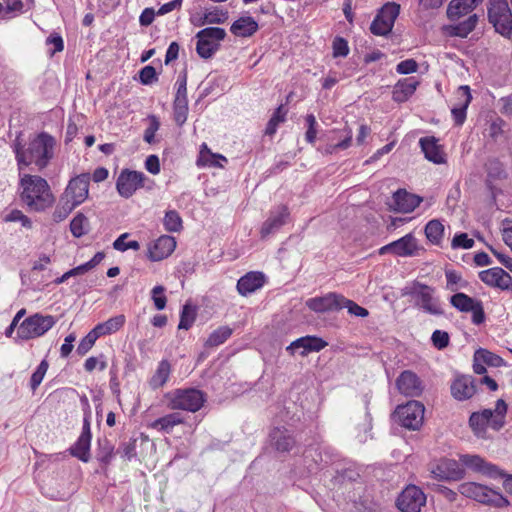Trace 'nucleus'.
<instances>
[{
	"label": "nucleus",
	"instance_id": "nucleus-5",
	"mask_svg": "<svg viewBox=\"0 0 512 512\" xmlns=\"http://www.w3.org/2000/svg\"><path fill=\"white\" fill-rule=\"evenodd\" d=\"M458 491L464 497L490 507L505 508L510 505L509 500L502 493L480 483H461Z\"/></svg>",
	"mask_w": 512,
	"mask_h": 512
},
{
	"label": "nucleus",
	"instance_id": "nucleus-13",
	"mask_svg": "<svg viewBox=\"0 0 512 512\" xmlns=\"http://www.w3.org/2000/svg\"><path fill=\"white\" fill-rule=\"evenodd\" d=\"M91 175L82 173L70 179L63 194V199L68 200L75 207L84 203L89 196Z\"/></svg>",
	"mask_w": 512,
	"mask_h": 512
},
{
	"label": "nucleus",
	"instance_id": "nucleus-3",
	"mask_svg": "<svg viewBox=\"0 0 512 512\" xmlns=\"http://www.w3.org/2000/svg\"><path fill=\"white\" fill-rule=\"evenodd\" d=\"M507 404L503 399H498L495 408L483 409L473 412L469 417V427L477 438L486 439L487 429L499 431L505 425Z\"/></svg>",
	"mask_w": 512,
	"mask_h": 512
},
{
	"label": "nucleus",
	"instance_id": "nucleus-45",
	"mask_svg": "<svg viewBox=\"0 0 512 512\" xmlns=\"http://www.w3.org/2000/svg\"><path fill=\"white\" fill-rule=\"evenodd\" d=\"M196 51L201 58H210L218 49V43L206 40L205 38H197Z\"/></svg>",
	"mask_w": 512,
	"mask_h": 512
},
{
	"label": "nucleus",
	"instance_id": "nucleus-29",
	"mask_svg": "<svg viewBox=\"0 0 512 512\" xmlns=\"http://www.w3.org/2000/svg\"><path fill=\"white\" fill-rule=\"evenodd\" d=\"M419 85L414 77L400 79L392 91V99L397 103L406 102L416 91Z\"/></svg>",
	"mask_w": 512,
	"mask_h": 512
},
{
	"label": "nucleus",
	"instance_id": "nucleus-63",
	"mask_svg": "<svg viewBox=\"0 0 512 512\" xmlns=\"http://www.w3.org/2000/svg\"><path fill=\"white\" fill-rule=\"evenodd\" d=\"M46 45L52 46L53 48L49 50L51 56L54 54L63 51L64 49V41L62 36L59 33H51L49 37L46 39Z\"/></svg>",
	"mask_w": 512,
	"mask_h": 512
},
{
	"label": "nucleus",
	"instance_id": "nucleus-58",
	"mask_svg": "<svg viewBox=\"0 0 512 512\" xmlns=\"http://www.w3.org/2000/svg\"><path fill=\"white\" fill-rule=\"evenodd\" d=\"M305 122L307 125V130L305 133V140L310 143L314 144L317 137V120L316 117L313 114H308L305 117Z\"/></svg>",
	"mask_w": 512,
	"mask_h": 512
},
{
	"label": "nucleus",
	"instance_id": "nucleus-34",
	"mask_svg": "<svg viewBox=\"0 0 512 512\" xmlns=\"http://www.w3.org/2000/svg\"><path fill=\"white\" fill-rule=\"evenodd\" d=\"M478 23V16L470 14L467 19L454 25H449L445 28L450 36L466 38L475 28Z\"/></svg>",
	"mask_w": 512,
	"mask_h": 512
},
{
	"label": "nucleus",
	"instance_id": "nucleus-1",
	"mask_svg": "<svg viewBox=\"0 0 512 512\" xmlns=\"http://www.w3.org/2000/svg\"><path fill=\"white\" fill-rule=\"evenodd\" d=\"M54 145V138L45 132L30 140L26 148L16 142L14 152L18 169L22 170L30 164H35L39 169L45 168L53 157Z\"/></svg>",
	"mask_w": 512,
	"mask_h": 512
},
{
	"label": "nucleus",
	"instance_id": "nucleus-55",
	"mask_svg": "<svg viewBox=\"0 0 512 512\" xmlns=\"http://www.w3.org/2000/svg\"><path fill=\"white\" fill-rule=\"evenodd\" d=\"M195 313L189 305H184L180 314V321L178 328L188 330L192 327L195 321Z\"/></svg>",
	"mask_w": 512,
	"mask_h": 512
},
{
	"label": "nucleus",
	"instance_id": "nucleus-22",
	"mask_svg": "<svg viewBox=\"0 0 512 512\" xmlns=\"http://www.w3.org/2000/svg\"><path fill=\"white\" fill-rule=\"evenodd\" d=\"M419 145L427 160L434 164L446 163V153L444 148L439 143V139L435 136H425L420 138Z\"/></svg>",
	"mask_w": 512,
	"mask_h": 512
},
{
	"label": "nucleus",
	"instance_id": "nucleus-44",
	"mask_svg": "<svg viewBox=\"0 0 512 512\" xmlns=\"http://www.w3.org/2000/svg\"><path fill=\"white\" fill-rule=\"evenodd\" d=\"M163 225L168 232H179L182 229V218L175 210H169L165 213Z\"/></svg>",
	"mask_w": 512,
	"mask_h": 512
},
{
	"label": "nucleus",
	"instance_id": "nucleus-31",
	"mask_svg": "<svg viewBox=\"0 0 512 512\" xmlns=\"http://www.w3.org/2000/svg\"><path fill=\"white\" fill-rule=\"evenodd\" d=\"M290 213L286 206L282 205L278 208V211L275 214H271V216L263 223L261 227V237L266 238L275 230L282 227L289 217Z\"/></svg>",
	"mask_w": 512,
	"mask_h": 512
},
{
	"label": "nucleus",
	"instance_id": "nucleus-17",
	"mask_svg": "<svg viewBox=\"0 0 512 512\" xmlns=\"http://www.w3.org/2000/svg\"><path fill=\"white\" fill-rule=\"evenodd\" d=\"M486 366L499 368L506 366V362L499 355L485 348H479L473 355V371L478 375H483L487 371Z\"/></svg>",
	"mask_w": 512,
	"mask_h": 512
},
{
	"label": "nucleus",
	"instance_id": "nucleus-8",
	"mask_svg": "<svg viewBox=\"0 0 512 512\" xmlns=\"http://www.w3.org/2000/svg\"><path fill=\"white\" fill-rule=\"evenodd\" d=\"M56 324L52 315L35 313L24 319L18 328L17 335L22 340H30L43 336Z\"/></svg>",
	"mask_w": 512,
	"mask_h": 512
},
{
	"label": "nucleus",
	"instance_id": "nucleus-54",
	"mask_svg": "<svg viewBox=\"0 0 512 512\" xmlns=\"http://www.w3.org/2000/svg\"><path fill=\"white\" fill-rule=\"evenodd\" d=\"M164 293L165 287L162 285H157L151 290V298L157 310H163L166 307L167 297Z\"/></svg>",
	"mask_w": 512,
	"mask_h": 512
},
{
	"label": "nucleus",
	"instance_id": "nucleus-20",
	"mask_svg": "<svg viewBox=\"0 0 512 512\" xmlns=\"http://www.w3.org/2000/svg\"><path fill=\"white\" fill-rule=\"evenodd\" d=\"M396 386L401 394L409 397L420 396L423 391L420 378L410 370L401 372L396 379Z\"/></svg>",
	"mask_w": 512,
	"mask_h": 512
},
{
	"label": "nucleus",
	"instance_id": "nucleus-39",
	"mask_svg": "<svg viewBox=\"0 0 512 512\" xmlns=\"http://www.w3.org/2000/svg\"><path fill=\"white\" fill-rule=\"evenodd\" d=\"M287 113L288 110L285 106L283 104L279 105L266 125L265 135L270 137L274 136L277 132L278 126L286 121Z\"/></svg>",
	"mask_w": 512,
	"mask_h": 512
},
{
	"label": "nucleus",
	"instance_id": "nucleus-26",
	"mask_svg": "<svg viewBox=\"0 0 512 512\" xmlns=\"http://www.w3.org/2000/svg\"><path fill=\"white\" fill-rule=\"evenodd\" d=\"M265 276L262 272L251 271L242 276L237 282V291L242 296H247L263 287Z\"/></svg>",
	"mask_w": 512,
	"mask_h": 512
},
{
	"label": "nucleus",
	"instance_id": "nucleus-32",
	"mask_svg": "<svg viewBox=\"0 0 512 512\" xmlns=\"http://www.w3.org/2000/svg\"><path fill=\"white\" fill-rule=\"evenodd\" d=\"M259 29L258 23L251 16H243L234 21L230 31L236 37L247 38L253 36Z\"/></svg>",
	"mask_w": 512,
	"mask_h": 512
},
{
	"label": "nucleus",
	"instance_id": "nucleus-9",
	"mask_svg": "<svg viewBox=\"0 0 512 512\" xmlns=\"http://www.w3.org/2000/svg\"><path fill=\"white\" fill-rule=\"evenodd\" d=\"M147 179L141 171L123 168L116 178L115 188L120 197L129 199L145 186Z\"/></svg>",
	"mask_w": 512,
	"mask_h": 512
},
{
	"label": "nucleus",
	"instance_id": "nucleus-50",
	"mask_svg": "<svg viewBox=\"0 0 512 512\" xmlns=\"http://www.w3.org/2000/svg\"><path fill=\"white\" fill-rule=\"evenodd\" d=\"M129 237V233H123L121 234L114 242H113V248L117 251L125 252L129 249L132 250H139L140 249V243L136 240L128 241L126 242L125 239Z\"/></svg>",
	"mask_w": 512,
	"mask_h": 512
},
{
	"label": "nucleus",
	"instance_id": "nucleus-2",
	"mask_svg": "<svg viewBox=\"0 0 512 512\" xmlns=\"http://www.w3.org/2000/svg\"><path fill=\"white\" fill-rule=\"evenodd\" d=\"M21 201L30 211L42 212L51 207L55 197L48 182L38 175H20Z\"/></svg>",
	"mask_w": 512,
	"mask_h": 512
},
{
	"label": "nucleus",
	"instance_id": "nucleus-4",
	"mask_svg": "<svg viewBox=\"0 0 512 512\" xmlns=\"http://www.w3.org/2000/svg\"><path fill=\"white\" fill-rule=\"evenodd\" d=\"M167 407L172 411L196 413L207 402V394L197 388H177L165 393Z\"/></svg>",
	"mask_w": 512,
	"mask_h": 512
},
{
	"label": "nucleus",
	"instance_id": "nucleus-12",
	"mask_svg": "<svg viewBox=\"0 0 512 512\" xmlns=\"http://www.w3.org/2000/svg\"><path fill=\"white\" fill-rule=\"evenodd\" d=\"M425 493L416 485H407L396 499V507L401 512H421L426 505Z\"/></svg>",
	"mask_w": 512,
	"mask_h": 512
},
{
	"label": "nucleus",
	"instance_id": "nucleus-62",
	"mask_svg": "<svg viewBox=\"0 0 512 512\" xmlns=\"http://www.w3.org/2000/svg\"><path fill=\"white\" fill-rule=\"evenodd\" d=\"M3 4L6 18H11L21 13L24 7L22 0H4Z\"/></svg>",
	"mask_w": 512,
	"mask_h": 512
},
{
	"label": "nucleus",
	"instance_id": "nucleus-15",
	"mask_svg": "<svg viewBox=\"0 0 512 512\" xmlns=\"http://www.w3.org/2000/svg\"><path fill=\"white\" fill-rule=\"evenodd\" d=\"M432 477L439 481H457L464 477L465 471L453 459L442 458L431 468Z\"/></svg>",
	"mask_w": 512,
	"mask_h": 512
},
{
	"label": "nucleus",
	"instance_id": "nucleus-36",
	"mask_svg": "<svg viewBox=\"0 0 512 512\" xmlns=\"http://www.w3.org/2000/svg\"><path fill=\"white\" fill-rule=\"evenodd\" d=\"M171 364L167 359H163L158 363V366L149 380V386L153 389L162 388L169 380L171 374Z\"/></svg>",
	"mask_w": 512,
	"mask_h": 512
},
{
	"label": "nucleus",
	"instance_id": "nucleus-35",
	"mask_svg": "<svg viewBox=\"0 0 512 512\" xmlns=\"http://www.w3.org/2000/svg\"><path fill=\"white\" fill-rule=\"evenodd\" d=\"M227 162V159L225 156L213 153L208 148L206 143H203L200 147L199 156L197 159V165L199 167H223V164L220 162Z\"/></svg>",
	"mask_w": 512,
	"mask_h": 512
},
{
	"label": "nucleus",
	"instance_id": "nucleus-48",
	"mask_svg": "<svg viewBox=\"0 0 512 512\" xmlns=\"http://www.w3.org/2000/svg\"><path fill=\"white\" fill-rule=\"evenodd\" d=\"M49 368V363L46 359H43L38 365L37 369L33 372L30 378L29 386L33 392L39 387L43 381L45 374Z\"/></svg>",
	"mask_w": 512,
	"mask_h": 512
},
{
	"label": "nucleus",
	"instance_id": "nucleus-52",
	"mask_svg": "<svg viewBox=\"0 0 512 512\" xmlns=\"http://www.w3.org/2000/svg\"><path fill=\"white\" fill-rule=\"evenodd\" d=\"M348 42L341 36H336L332 42V55L334 58L346 57L349 54Z\"/></svg>",
	"mask_w": 512,
	"mask_h": 512
},
{
	"label": "nucleus",
	"instance_id": "nucleus-47",
	"mask_svg": "<svg viewBox=\"0 0 512 512\" xmlns=\"http://www.w3.org/2000/svg\"><path fill=\"white\" fill-rule=\"evenodd\" d=\"M98 338H100V336L93 328L78 344L76 349L77 354L79 356L86 355L92 349Z\"/></svg>",
	"mask_w": 512,
	"mask_h": 512
},
{
	"label": "nucleus",
	"instance_id": "nucleus-37",
	"mask_svg": "<svg viewBox=\"0 0 512 512\" xmlns=\"http://www.w3.org/2000/svg\"><path fill=\"white\" fill-rule=\"evenodd\" d=\"M126 318L120 314L109 318L107 321L97 324L94 329L98 335L105 336L119 331L125 324Z\"/></svg>",
	"mask_w": 512,
	"mask_h": 512
},
{
	"label": "nucleus",
	"instance_id": "nucleus-14",
	"mask_svg": "<svg viewBox=\"0 0 512 512\" xmlns=\"http://www.w3.org/2000/svg\"><path fill=\"white\" fill-rule=\"evenodd\" d=\"M451 305L460 312H472V323L480 325L485 322L486 316L483 304L480 300L474 299L469 295L458 292L451 296Z\"/></svg>",
	"mask_w": 512,
	"mask_h": 512
},
{
	"label": "nucleus",
	"instance_id": "nucleus-49",
	"mask_svg": "<svg viewBox=\"0 0 512 512\" xmlns=\"http://www.w3.org/2000/svg\"><path fill=\"white\" fill-rule=\"evenodd\" d=\"M226 32L223 28L220 27H207L200 30L197 34V38H205L209 41L218 42L225 38Z\"/></svg>",
	"mask_w": 512,
	"mask_h": 512
},
{
	"label": "nucleus",
	"instance_id": "nucleus-61",
	"mask_svg": "<svg viewBox=\"0 0 512 512\" xmlns=\"http://www.w3.org/2000/svg\"><path fill=\"white\" fill-rule=\"evenodd\" d=\"M175 85L177 87V91L175 94L174 101H178V100L188 101L187 100V73L186 72H183L178 76Z\"/></svg>",
	"mask_w": 512,
	"mask_h": 512
},
{
	"label": "nucleus",
	"instance_id": "nucleus-10",
	"mask_svg": "<svg viewBox=\"0 0 512 512\" xmlns=\"http://www.w3.org/2000/svg\"><path fill=\"white\" fill-rule=\"evenodd\" d=\"M424 405L416 400L399 405L395 410L396 421L409 430H418L424 420Z\"/></svg>",
	"mask_w": 512,
	"mask_h": 512
},
{
	"label": "nucleus",
	"instance_id": "nucleus-53",
	"mask_svg": "<svg viewBox=\"0 0 512 512\" xmlns=\"http://www.w3.org/2000/svg\"><path fill=\"white\" fill-rule=\"evenodd\" d=\"M472 101L471 90L468 85L460 86L455 92V105L468 107Z\"/></svg>",
	"mask_w": 512,
	"mask_h": 512
},
{
	"label": "nucleus",
	"instance_id": "nucleus-33",
	"mask_svg": "<svg viewBox=\"0 0 512 512\" xmlns=\"http://www.w3.org/2000/svg\"><path fill=\"white\" fill-rule=\"evenodd\" d=\"M272 445L279 452H289L295 446L294 437L285 428H274L270 433Z\"/></svg>",
	"mask_w": 512,
	"mask_h": 512
},
{
	"label": "nucleus",
	"instance_id": "nucleus-25",
	"mask_svg": "<svg viewBox=\"0 0 512 512\" xmlns=\"http://www.w3.org/2000/svg\"><path fill=\"white\" fill-rule=\"evenodd\" d=\"M185 420L184 415L175 410L155 419L148 427L161 433L171 434L176 426L185 424Z\"/></svg>",
	"mask_w": 512,
	"mask_h": 512
},
{
	"label": "nucleus",
	"instance_id": "nucleus-16",
	"mask_svg": "<svg viewBox=\"0 0 512 512\" xmlns=\"http://www.w3.org/2000/svg\"><path fill=\"white\" fill-rule=\"evenodd\" d=\"M176 239L170 235H161L148 245L147 257L156 262L168 258L175 250Z\"/></svg>",
	"mask_w": 512,
	"mask_h": 512
},
{
	"label": "nucleus",
	"instance_id": "nucleus-42",
	"mask_svg": "<svg viewBox=\"0 0 512 512\" xmlns=\"http://www.w3.org/2000/svg\"><path fill=\"white\" fill-rule=\"evenodd\" d=\"M89 221L83 213H77L70 222V231L76 238L84 236L88 232Z\"/></svg>",
	"mask_w": 512,
	"mask_h": 512
},
{
	"label": "nucleus",
	"instance_id": "nucleus-27",
	"mask_svg": "<svg viewBox=\"0 0 512 512\" xmlns=\"http://www.w3.org/2000/svg\"><path fill=\"white\" fill-rule=\"evenodd\" d=\"M394 255L399 257H412L419 254L420 247L416 237L408 233L400 239L393 241Z\"/></svg>",
	"mask_w": 512,
	"mask_h": 512
},
{
	"label": "nucleus",
	"instance_id": "nucleus-56",
	"mask_svg": "<svg viewBox=\"0 0 512 512\" xmlns=\"http://www.w3.org/2000/svg\"><path fill=\"white\" fill-rule=\"evenodd\" d=\"M447 289L450 291H456L459 287H465L466 282L463 281L461 275L455 270H447L445 272Z\"/></svg>",
	"mask_w": 512,
	"mask_h": 512
},
{
	"label": "nucleus",
	"instance_id": "nucleus-23",
	"mask_svg": "<svg viewBox=\"0 0 512 512\" xmlns=\"http://www.w3.org/2000/svg\"><path fill=\"white\" fill-rule=\"evenodd\" d=\"M476 391V382L472 376H458L451 384V394L459 401L472 398Z\"/></svg>",
	"mask_w": 512,
	"mask_h": 512
},
{
	"label": "nucleus",
	"instance_id": "nucleus-51",
	"mask_svg": "<svg viewBox=\"0 0 512 512\" xmlns=\"http://www.w3.org/2000/svg\"><path fill=\"white\" fill-rule=\"evenodd\" d=\"M84 370L88 373L93 372L96 368H98L100 371H103L107 368V361L103 354H100L99 356H91L87 358L84 362Z\"/></svg>",
	"mask_w": 512,
	"mask_h": 512
},
{
	"label": "nucleus",
	"instance_id": "nucleus-59",
	"mask_svg": "<svg viewBox=\"0 0 512 512\" xmlns=\"http://www.w3.org/2000/svg\"><path fill=\"white\" fill-rule=\"evenodd\" d=\"M474 244V240L469 238L467 233H459L453 237L451 247L453 249H470L474 246Z\"/></svg>",
	"mask_w": 512,
	"mask_h": 512
},
{
	"label": "nucleus",
	"instance_id": "nucleus-7",
	"mask_svg": "<svg viewBox=\"0 0 512 512\" xmlns=\"http://www.w3.org/2000/svg\"><path fill=\"white\" fill-rule=\"evenodd\" d=\"M487 15L495 31L503 37L512 35V12L507 0H488Z\"/></svg>",
	"mask_w": 512,
	"mask_h": 512
},
{
	"label": "nucleus",
	"instance_id": "nucleus-40",
	"mask_svg": "<svg viewBox=\"0 0 512 512\" xmlns=\"http://www.w3.org/2000/svg\"><path fill=\"white\" fill-rule=\"evenodd\" d=\"M232 333L233 330L229 326H220L208 336L204 346L207 348L217 347L225 343L231 337Z\"/></svg>",
	"mask_w": 512,
	"mask_h": 512
},
{
	"label": "nucleus",
	"instance_id": "nucleus-43",
	"mask_svg": "<svg viewBox=\"0 0 512 512\" xmlns=\"http://www.w3.org/2000/svg\"><path fill=\"white\" fill-rule=\"evenodd\" d=\"M75 208L76 207L73 204L68 200L63 199V196H61L59 203L52 214L53 221L56 223L62 222Z\"/></svg>",
	"mask_w": 512,
	"mask_h": 512
},
{
	"label": "nucleus",
	"instance_id": "nucleus-46",
	"mask_svg": "<svg viewBox=\"0 0 512 512\" xmlns=\"http://www.w3.org/2000/svg\"><path fill=\"white\" fill-rule=\"evenodd\" d=\"M188 117V101H174L173 102V118L178 126H183Z\"/></svg>",
	"mask_w": 512,
	"mask_h": 512
},
{
	"label": "nucleus",
	"instance_id": "nucleus-64",
	"mask_svg": "<svg viewBox=\"0 0 512 512\" xmlns=\"http://www.w3.org/2000/svg\"><path fill=\"white\" fill-rule=\"evenodd\" d=\"M434 347L439 350L446 348L449 345L450 337L446 331L435 330L431 336Z\"/></svg>",
	"mask_w": 512,
	"mask_h": 512
},
{
	"label": "nucleus",
	"instance_id": "nucleus-11",
	"mask_svg": "<svg viewBox=\"0 0 512 512\" xmlns=\"http://www.w3.org/2000/svg\"><path fill=\"white\" fill-rule=\"evenodd\" d=\"M400 5L396 2H387L378 11L370 25V31L376 36H386L394 26L395 20L399 16Z\"/></svg>",
	"mask_w": 512,
	"mask_h": 512
},
{
	"label": "nucleus",
	"instance_id": "nucleus-41",
	"mask_svg": "<svg viewBox=\"0 0 512 512\" xmlns=\"http://www.w3.org/2000/svg\"><path fill=\"white\" fill-rule=\"evenodd\" d=\"M427 239L435 245L440 244L444 235V226L439 220H431L425 226Z\"/></svg>",
	"mask_w": 512,
	"mask_h": 512
},
{
	"label": "nucleus",
	"instance_id": "nucleus-30",
	"mask_svg": "<svg viewBox=\"0 0 512 512\" xmlns=\"http://www.w3.org/2000/svg\"><path fill=\"white\" fill-rule=\"evenodd\" d=\"M395 208L403 213L412 212L422 202V198L407 192L404 189L397 190L393 195Z\"/></svg>",
	"mask_w": 512,
	"mask_h": 512
},
{
	"label": "nucleus",
	"instance_id": "nucleus-38",
	"mask_svg": "<svg viewBox=\"0 0 512 512\" xmlns=\"http://www.w3.org/2000/svg\"><path fill=\"white\" fill-rule=\"evenodd\" d=\"M91 439L86 436H79L73 446L69 448V453L84 463L90 460Z\"/></svg>",
	"mask_w": 512,
	"mask_h": 512
},
{
	"label": "nucleus",
	"instance_id": "nucleus-18",
	"mask_svg": "<svg viewBox=\"0 0 512 512\" xmlns=\"http://www.w3.org/2000/svg\"><path fill=\"white\" fill-rule=\"evenodd\" d=\"M342 301H344V296L334 292H329L324 296L308 299L306 301V305L314 312L324 313L340 310Z\"/></svg>",
	"mask_w": 512,
	"mask_h": 512
},
{
	"label": "nucleus",
	"instance_id": "nucleus-6",
	"mask_svg": "<svg viewBox=\"0 0 512 512\" xmlns=\"http://www.w3.org/2000/svg\"><path fill=\"white\" fill-rule=\"evenodd\" d=\"M410 295L414 299L415 305L423 312L434 316L444 314L441 300L436 295L434 287L415 281L411 287Z\"/></svg>",
	"mask_w": 512,
	"mask_h": 512
},
{
	"label": "nucleus",
	"instance_id": "nucleus-28",
	"mask_svg": "<svg viewBox=\"0 0 512 512\" xmlns=\"http://www.w3.org/2000/svg\"><path fill=\"white\" fill-rule=\"evenodd\" d=\"M483 0H451L447 7V17L457 21L470 14Z\"/></svg>",
	"mask_w": 512,
	"mask_h": 512
},
{
	"label": "nucleus",
	"instance_id": "nucleus-57",
	"mask_svg": "<svg viewBox=\"0 0 512 512\" xmlns=\"http://www.w3.org/2000/svg\"><path fill=\"white\" fill-rule=\"evenodd\" d=\"M5 222H20L21 225L25 228L32 227V221L28 216H26L21 210L13 209L11 210L5 217Z\"/></svg>",
	"mask_w": 512,
	"mask_h": 512
},
{
	"label": "nucleus",
	"instance_id": "nucleus-21",
	"mask_svg": "<svg viewBox=\"0 0 512 512\" xmlns=\"http://www.w3.org/2000/svg\"><path fill=\"white\" fill-rule=\"evenodd\" d=\"M460 461L466 467L476 472L483 473L489 477L496 478L498 476H504V472L498 466L486 462L478 455H461Z\"/></svg>",
	"mask_w": 512,
	"mask_h": 512
},
{
	"label": "nucleus",
	"instance_id": "nucleus-24",
	"mask_svg": "<svg viewBox=\"0 0 512 512\" xmlns=\"http://www.w3.org/2000/svg\"><path fill=\"white\" fill-rule=\"evenodd\" d=\"M327 346V342L317 336H304L293 341L286 350L291 354L296 349L302 348L301 355L306 356L311 352H319Z\"/></svg>",
	"mask_w": 512,
	"mask_h": 512
},
{
	"label": "nucleus",
	"instance_id": "nucleus-19",
	"mask_svg": "<svg viewBox=\"0 0 512 512\" xmlns=\"http://www.w3.org/2000/svg\"><path fill=\"white\" fill-rule=\"evenodd\" d=\"M480 280L490 287L509 290L512 287V277L504 269L493 267L479 273Z\"/></svg>",
	"mask_w": 512,
	"mask_h": 512
},
{
	"label": "nucleus",
	"instance_id": "nucleus-60",
	"mask_svg": "<svg viewBox=\"0 0 512 512\" xmlns=\"http://www.w3.org/2000/svg\"><path fill=\"white\" fill-rule=\"evenodd\" d=\"M343 308H346L350 314L358 316V317H366L369 314V312L366 308L361 307L354 301L347 299L345 297H344V301L341 302V309H343Z\"/></svg>",
	"mask_w": 512,
	"mask_h": 512
}]
</instances>
